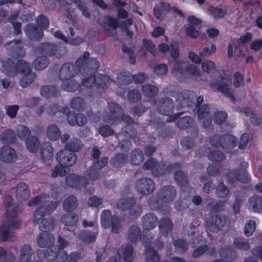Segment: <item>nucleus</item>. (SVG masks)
Instances as JSON below:
<instances>
[{
	"label": "nucleus",
	"instance_id": "1",
	"mask_svg": "<svg viewBox=\"0 0 262 262\" xmlns=\"http://www.w3.org/2000/svg\"><path fill=\"white\" fill-rule=\"evenodd\" d=\"M124 116L123 108L115 102H110L104 110L102 119L105 123L114 125L121 122Z\"/></svg>",
	"mask_w": 262,
	"mask_h": 262
},
{
	"label": "nucleus",
	"instance_id": "2",
	"mask_svg": "<svg viewBox=\"0 0 262 262\" xmlns=\"http://www.w3.org/2000/svg\"><path fill=\"white\" fill-rule=\"evenodd\" d=\"M89 56V52L85 51L76 62L79 72L84 76L95 73L99 67V62L95 58H90Z\"/></svg>",
	"mask_w": 262,
	"mask_h": 262
},
{
	"label": "nucleus",
	"instance_id": "3",
	"mask_svg": "<svg viewBox=\"0 0 262 262\" xmlns=\"http://www.w3.org/2000/svg\"><path fill=\"white\" fill-rule=\"evenodd\" d=\"M231 84V79L229 76L225 75L216 79L215 82L210 84V87L214 91H218L228 97L231 100L234 101L235 98L232 94V91L230 88Z\"/></svg>",
	"mask_w": 262,
	"mask_h": 262
},
{
	"label": "nucleus",
	"instance_id": "4",
	"mask_svg": "<svg viewBox=\"0 0 262 262\" xmlns=\"http://www.w3.org/2000/svg\"><path fill=\"white\" fill-rule=\"evenodd\" d=\"M117 208L121 210H127L130 216H137L142 212V208L137 204L136 200L132 197L119 199L116 204Z\"/></svg>",
	"mask_w": 262,
	"mask_h": 262
},
{
	"label": "nucleus",
	"instance_id": "5",
	"mask_svg": "<svg viewBox=\"0 0 262 262\" xmlns=\"http://www.w3.org/2000/svg\"><path fill=\"white\" fill-rule=\"evenodd\" d=\"M37 50L40 54H45L49 56L60 58L64 55L66 49L59 44L52 42H42L37 47Z\"/></svg>",
	"mask_w": 262,
	"mask_h": 262
},
{
	"label": "nucleus",
	"instance_id": "6",
	"mask_svg": "<svg viewBox=\"0 0 262 262\" xmlns=\"http://www.w3.org/2000/svg\"><path fill=\"white\" fill-rule=\"evenodd\" d=\"M20 226L19 221L9 220L3 224L0 227V238L3 241L14 242L17 237L14 232L11 230L17 229Z\"/></svg>",
	"mask_w": 262,
	"mask_h": 262
},
{
	"label": "nucleus",
	"instance_id": "7",
	"mask_svg": "<svg viewBox=\"0 0 262 262\" xmlns=\"http://www.w3.org/2000/svg\"><path fill=\"white\" fill-rule=\"evenodd\" d=\"M210 141L213 146H220L223 149L230 150L236 146L237 139L230 135H224L221 136L215 135L210 138Z\"/></svg>",
	"mask_w": 262,
	"mask_h": 262
},
{
	"label": "nucleus",
	"instance_id": "8",
	"mask_svg": "<svg viewBox=\"0 0 262 262\" xmlns=\"http://www.w3.org/2000/svg\"><path fill=\"white\" fill-rule=\"evenodd\" d=\"M229 223L228 217L225 215L217 214L214 216L206 219V228L209 231L216 233Z\"/></svg>",
	"mask_w": 262,
	"mask_h": 262
},
{
	"label": "nucleus",
	"instance_id": "9",
	"mask_svg": "<svg viewBox=\"0 0 262 262\" xmlns=\"http://www.w3.org/2000/svg\"><path fill=\"white\" fill-rule=\"evenodd\" d=\"M143 168L145 170H151V174L155 177H159L166 171L165 164L153 158H149L144 163Z\"/></svg>",
	"mask_w": 262,
	"mask_h": 262
},
{
	"label": "nucleus",
	"instance_id": "10",
	"mask_svg": "<svg viewBox=\"0 0 262 262\" xmlns=\"http://www.w3.org/2000/svg\"><path fill=\"white\" fill-rule=\"evenodd\" d=\"M210 109V106L208 104H203L201 106H198L195 107L193 110V113L198 115V119L205 128L209 127L212 123Z\"/></svg>",
	"mask_w": 262,
	"mask_h": 262
},
{
	"label": "nucleus",
	"instance_id": "11",
	"mask_svg": "<svg viewBox=\"0 0 262 262\" xmlns=\"http://www.w3.org/2000/svg\"><path fill=\"white\" fill-rule=\"evenodd\" d=\"M156 188L154 181L150 178L145 177L138 179L135 184L136 190L144 194H149Z\"/></svg>",
	"mask_w": 262,
	"mask_h": 262
},
{
	"label": "nucleus",
	"instance_id": "12",
	"mask_svg": "<svg viewBox=\"0 0 262 262\" xmlns=\"http://www.w3.org/2000/svg\"><path fill=\"white\" fill-rule=\"evenodd\" d=\"M248 166V163L242 162L241 163V169H234L228 172V176L230 180L234 182V181H240L243 183L248 182L249 178L247 172L246 170Z\"/></svg>",
	"mask_w": 262,
	"mask_h": 262
},
{
	"label": "nucleus",
	"instance_id": "13",
	"mask_svg": "<svg viewBox=\"0 0 262 262\" xmlns=\"http://www.w3.org/2000/svg\"><path fill=\"white\" fill-rule=\"evenodd\" d=\"M98 23L102 26L107 35L109 36H113L117 33V29L119 26L118 20L115 18L108 17L98 19Z\"/></svg>",
	"mask_w": 262,
	"mask_h": 262
},
{
	"label": "nucleus",
	"instance_id": "14",
	"mask_svg": "<svg viewBox=\"0 0 262 262\" xmlns=\"http://www.w3.org/2000/svg\"><path fill=\"white\" fill-rule=\"evenodd\" d=\"M22 40L18 39L5 44L8 54L14 58H22L25 55V51L22 47L18 46Z\"/></svg>",
	"mask_w": 262,
	"mask_h": 262
},
{
	"label": "nucleus",
	"instance_id": "15",
	"mask_svg": "<svg viewBox=\"0 0 262 262\" xmlns=\"http://www.w3.org/2000/svg\"><path fill=\"white\" fill-rule=\"evenodd\" d=\"M77 156L74 152L65 149L60 150L57 154V160L60 164L64 166H71L77 161Z\"/></svg>",
	"mask_w": 262,
	"mask_h": 262
},
{
	"label": "nucleus",
	"instance_id": "16",
	"mask_svg": "<svg viewBox=\"0 0 262 262\" xmlns=\"http://www.w3.org/2000/svg\"><path fill=\"white\" fill-rule=\"evenodd\" d=\"M24 32L26 36L33 41L41 40L44 35L41 28L32 23L27 24L25 27Z\"/></svg>",
	"mask_w": 262,
	"mask_h": 262
},
{
	"label": "nucleus",
	"instance_id": "17",
	"mask_svg": "<svg viewBox=\"0 0 262 262\" xmlns=\"http://www.w3.org/2000/svg\"><path fill=\"white\" fill-rule=\"evenodd\" d=\"M176 188L171 185H166L163 187L158 192V198L164 203L172 202L177 195Z\"/></svg>",
	"mask_w": 262,
	"mask_h": 262
},
{
	"label": "nucleus",
	"instance_id": "18",
	"mask_svg": "<svg viewBox=\"0 0 262 262\" xmlns=\"http://www.w3.org/2000/svg\"><path fill=\"white\" fill-rule=\"evenodd\" d=\"M174 107V101L168 97L161 98L157 102V111L161 115L164 116L169 115Z\"/></svg>",
	"mask_w": 262,
	"mask_h": 262
},
{
	"label": "nucleus",
	"instance_id": "19",
	"mask_svg": "<svg viewBox=\"0 0 262 262\" xmlns=\"http://www.w3.org/2000/svg\"><path fill=\"white\" fill-rule=\"evenodd\" d=\"M196 97L194 92L186 91L178 94L176 101L181 104L182 107H190L194 104Z\"/></svg>",
	"mask_w": 262,
	"mask_h": 262
},
{
	"label": "nucleus",
	"instance_id": "20",
	"mask_svg": "<svg viewBox=\"0 0 262 262\" xmlns=\"http://www.w3.org/2000/svg\"><path fill=\"white\" fill-rule=\"evenodd\" d=\"M17 159L15 150L11 147L6 145L0 148V160L6 163L15 162Z\"/></svg>",
	"mask_w": 262,
	"mask_h": 262
},
{
	"label": "nucleus",
	"instance_id": "21",
	"mask_svg": "<svg viewBox=\"0 0 262 262\" xmlns=\"http://www.w3.org/2000/svg\"><path fill=\"white\" fill-rule=\"evenodd\" d=\"M55 238L53 234L47 231H42L36 237L38 246L42 248H49L53 246Z\"/></svg>",
	"mask_w": 262,
	"mask_h": 262
},
{
	"label": "nucleus",
	"instance_id": "22",
	"mask_svg": "<svg viewBox=\"0 0 262 262\" xmlns=\"http://www.w3.org/2000/svg\"><path fill=\"white\" fill-rule=\"evenodd\" d=\"M3 65L2 71L6 75L10 77H14L18 73L17 64L10 58H7L2 60Z\"/></svg>",
	"mask_w": 262,
	"mask_h": 262
},
{
	"label": "nucleus",
	"instance_id": "23",
	"mask_svg": "<svg viewBox=\"0 0 262 262\" xmlns=\"http://www.w3.org/2000/svg\"><path fill=\"white\" fill-rule=\"evenodd\" d=\"M66 184L68 186L75 188L80 187L87 184V180L84 177H80L75 174H70L67 176Z\"/></svg>",
	"mask_w": 262,
	"mask_h": 262
},
{
	"label": "nucleus",
	"instance_id": "24",
	"mask_svg": "<svg viewBox=\"0 0 262 262\" xmlns=\"http://www.w3.org/2000/svg\"><path fill=\"white\" fill-rule=\"evenodd\" d=\"M58 250L57 246H52L46 250H37V255L40 259L46 258L49 261H54L57 259Z\"/></svg>",
	"mask_w": 262,
	"mask_h": 262
},
{
	"label": "nucleus",
	"instance_id": "25",
	"mask_svg": "<svg viewBox=\"0 0 262 262\" xmlns=\"http://www.w3.org/2000/svg\"><path fill=\"white\" fill-rule=\"evenodd\" d=\"M247 206L248 209L254 212H262V197L254 195L248 199Z\"/></svg>",
	"mask_w": 262,
	"mask_h": 262
},
{
	"label": "nucleus",
	"instance_id": "26",
	"mask_svg": "<svg viewBox=\"0 0 262 262\" xmlns=\"http://www.w3.org/2000/svg\"><path fill=\"white\" fill-rule=\"evenodd\" d=\"M158 221V219L157 216L152 213L145 214L141 219L142 225L145 230H150L154 228L156 226Z\"/></svg>",
	"mask_w": 262,
	"mask_h": 262
},
{
	"label": "nucleus",
	"instance_id": "27",
	"mask_svg": "<svg viewBox=\"0 0 262 262\" xmlns=\"http://www.w3.org/2000/svg\"><path fill=\"white\" fill-rule=\"evenodd\" d=\"M16 198L21 202L27 200L30 195L28 185L25 183H19L16 187Z\"/></svg>",
	"mask_w": 262,
	"mask_h": 262
},
{
	"label": "nucleus",
	"instance_id": "28",
	"mask_svg": "<svg viewBox=\"0 0 262 262\" xmlns=\"http://www.w3.org/2000/svg\"><path fill=\"white\" fill-rule=\"evenodd\" d=\"M170 10L171 6L169 3L160 2L154 7V15L157 19L162 20L166 14L169 12Z\"/></svg>",
	"mask_w": 262,
	"mask_h": 262
},
{
	"label": "nucleus",
	"instance_id": "29",
	"mask_svg": "<svg viewBox=\"0 0 262 262\" xmlns=\"http://www.w3.org/2000/svg\"><path fill=\"white\" fill-rule=\"evenodd\" d=\"M75 74L74 66L67 63L62 65L59 71V77L62 80H67L72 77Z\"/></svg>",
	"mask_w": 262,
	"mask_h": 262
},
{
	"label": "nucleus",
	"instance_id": "30",
	"mask_svg": "<svg viewBox=\"0 0 262 262\" xmlns=\"http://www.w3.org/2000/svg\"><path fill=\"white\" fill-rule=\"evenodd\" d=\"M33 255V250L31 245L25 244L20 249L19 260L20 262H32Z\"/></svg>",
	"mask_w": 262,
	"mask_h": 262
},
{
	"label": "nucleus",
	"instance_id": "31",
	"mask_svg": "<svg viewBox=\"0 0 262 262\" xmlns=\"http://www.w3.org/2000/svg\"><path fill=\"white\" fill-rule=\"evenodd\" d=\"M78 205L77 198L74 195H70L65 199L62 203V207L64 211L67 212L75 210Z\"/></svg>",
	"mask_w": 262,
	"mask_h": 262
},
{
	"label": "nucleus",
	"instance_id": "32",
	"mask_svg": "<svg viewBox=\"0 0 262 262\" xmlns=\"http://www.w3.org/2000/svg\"><path fill=\"white\" fill-rule=\"evenodd\" d=\"M40 154L45 162L50 161L53 156V148L50 142L42 143L40 147Z\"/></svg>",
	"mask_w": 262,
	"mask_h": 262
},
{
	"label": "nucleus",
	"instance_id": "33",
	"mask_svg": "<svg viewBox=\"0 0 262 262\" xmlns=\"http://www.w3.org/2000/svg\"><path fill=\"white\" fill-rule=\"evenodd\" d=\"M46 134L50 140L55 141L60 138V130L56 124L52 123L48 125L47 127Z\"/></svg>",
	"mask_w": 262,
	"mask_h": 262
},
{
	"label": "nucleus",
	"instance_id": "34",
	"mask_svg": "<svg viewBox=\"0 0 262 262\" xmlns=\"http://www.w3.org/2000/svg\"><path fill=\"white\" fill-rule=\"evenodd\" d=\"M127 235L128 239L133 243L138 242L141 238V229L136 225H133L127 230Z\"/></svg>",
	"mask_w": 262,
	"mask_h": 262
},
{
	"label": "nucleus",
	"instance_id": "35",
	"mask_svg": "<svg viewBox=\"0 0 262 262\" xmlns=\"http://www.w3.org/2000/svg\"><path fill=\"white\" fill-rule=\"evenodd\" d=\"M127 159L128 156L124 154H116L111 159L110 164L115 168H119L125 164Z\"/></svg>",
	"mask_w": 262,
	"mask_h": 262
},
{
	"label": "nucleus",
	"instance_id": "36",
	"mask_svg": "<svg viewBox=\"0 0 262 262\" xmlns=\"http://www.w3.org/2000/svg\"><path fill=\"white\" fill-rule=\"evenodd\" d=\"M144 155L141 149L139 148L133 149L130 155V160L132 164L140 165L144 160Z\"/></svg>",
	"mask_w": 262,
	"mask_h": 262
},
{
	"label": "nucleus",
	"instance_id": "37",
	"mask_svg": "<svg viewBox=\"0 0 262 262\" xmlns=\"http://www.w3.org/2000/svg\"><path fill=\"white\" fill-rule=\"evenodd\" d=\"M184 66L183 62L178 61H176L173 66L172 73L179 80H182L185 78Z\"/></svg>",
	"mask_w": 262,
	"mask_h": 262
},
{
	"label": "nucleus",
	"instance_id": "38",
	"mask_svg": "<svg viewBox=\"0 0 262 262\" xmlns=\"http://www.w3.org/2000/svg\"><path fill=\"white\" fill-rule=\"evenodd\" d=\"M97 233V231L83 230L79 233L78 236L81 241L87 243H91L95 241Z\"/></svg>",
	"mask_w": 262,
	"mask_h": 262
},
{
	"label": "nucleus",
	"instance_id": "39",
	"mask_svg": "<svg viewBox=\"0 0 262 262\" xmlns=\"http://www.w3.org/2000/svg\"><path fill=\"white\" fill-rule=\"evenodd\" d=\"M141 92L145 97L153 98L158 94L159 89L155 85L147 84L142 86Z\"/></svg>",
	"mask_w": 262,
	"mask_h": 262
},
{
	"label": "nucleus",
	"instance_id": "40",
	"mask_svg": "<svg viewBox=\"0 0 262 262\" xmlns=\"http://www.w3.org/2000/svg\"><path fill=\"white\" fill-rule=\"evenodd\" d=\"M72 108L77 111H83L86 107V102L81 97H77L72 98L70 102Z\"/></svg>",
	"mask_w": 262,
	"mask_h": 262
},
{
	"label": "nucleus",
	"instance_id": "41",
	"mask_svg": "<svg viewBox=\"0 0 262 262\" xmlns=\"http://www.w3.org/2000/svg\"><path fill=\"white\" fill-rule=\"evenodd\" d=\"M49 63V60L47 56H40L34 60L32 64L35 70H42L47 67Z\"/></svg>",
	"mask_w": 262,
	"mask_h": 262
},
{
	"label": "nucleus",
	"instance_id": "42",
	"mask_svg": "<svg viewBox=\"0 0 262 262\" xmlns=\"http://www.w3.org/2000/svg\"><path fill=\"white\" fill-rule=\"evenodd\" d=\"M233 245L235 248L242 251H248L250 248L248 241L243 237L234 238Z\"/></svg>",
	"mask_w": 262,
	"mask_h": 262
},
{
	"label": "nucleus",
	"instance_id": "43",
	"mask_svg": "<svg viewBox=\"0 0 262 262\" xmlns=\"http://www.w3.org/2000/svg\"><path fill=\"white\" fill-rule=\"evenodd\" d=\"M173 223L171 219L167 217H163L161 219L159 222V229L164 234L168 233L172 230Z\"/></svg>",
	"mask_w": 262,
	"mask_h": 262
},
{
	"label": "nucleus",
	"instance_id": "44",
	"mask_svg": "<svg viewBox=\"0 0 262 262\" xmlns=\"http://www.w3.org/2000/svg\"><path fill=\"white\" fill-rule=\"evenodd\" d=\"M83 146V144L78 138H73L70 140L64 145L65 149L70 151H78Z\"/></svg>",
	"mask_w": 262,
	"mask_h": 262
},
{
	"label": "nucleus",
	"instance_id": "45",
	"mask_svg": "<svg viewBox=\"0 0 262 262\" xmlns=\"http://www.w3.org/2000/svg\"><path fill=\"white\" fill-rule=\"evenodd\" d=\"M176 251L180 254H184L188 249L189 243L184 238H178L173 241Z\"/></svg>",
	"mask_w": 262,
	"mask_h": 262
},
{
	"label": "nucleus",
	"instance_id": "46",
	"mask_svg": "<svg viewBox=\"0 0 262 262\" xmlns=\"http://www.w3.org/2000/svg\"><path fill=\"white\" fill-rule=\"evenodd\" d=\"M0 140L6 144H11L15 140V134L13 129H8L5 130L0 136Z\"/></svg>",
	"mask_w": 262,
	"mask_h": 262
},
{
	"label": "nucleus",
	"instance_id": "47",
	"mask_svg": "<svg viewBox=\"0 0 262 262\" xmlns=\"http://www.w3.org/2000/svg\"><path fill=\"white\" fill-rule=\"evenodd\" d=\"M27 149L31 152H36L38 150L39 145L38 139L34 136H30L26 141Z\"/></svg>",
	"mask_w": 262,
	"mask_h": 262
},
{
	"label": "nucleus",
	"instance_id": "48",
	"mask_svg": "<svg viewBox=\"0 0 262 262\" xmlns=\"http://www.w3.org/2000/svg\"><path fill=\"white\" fill-rule=\"evenodd\" d=\"M40 94L46 98H50L58 94L57 89L53 85H45L40 89Z\"/></svg>",
	"mask_w": 262,
	"mask_h": 262
},
{
	"label": "nucleus",
	"instance_id": "49",
	"mask_svg": "<svg viewBox=\"0 0 262 262\" xmlns=\"http://www.w3.org/2000/svg\"><path fill=\"white\" fill-rule=\"evenodd\" d=\"M78 220V215L74 213L63 214L61 217V221L66 226H74Z\"/></svg>",
	"mask_w": 262,
	"mask_h": 262
},
{
	"label": "nucleus",
	"instance_id": "50",
	"mask_svg": "<svg viewBox=\"0 0 262 262\" xmlns=\"http://www.w3.org/2000/svg\"><path fill=\"white\" fill-rule=\"evenodd\" d=\"M114 216L112 215V213L109 210H105L102 212L101 215V224L104 228H108L111 226L112 219Z\"/></svg>",
	"mask_w": 262,
	"mask_h": 262
},
{
	"label": "nucleus",
	"instance_id": "51",
	"mask_svg": "<svg viewBox=\"0 0 262 262\" xmlns=\"http://www.w3.org/2000/svg\"><path fill=\"white\" fill-rule=\"evenodd\" d=\"M36 78L35 73H31L23 75L19 81V84L22 88H26L33 82Z\"/></svg>",
	"mask_w": 262,
	"mask_h": 262
},
{
	"label": "nucleus",
	"instance_id": "52",
	"mask_svg": "<svg viewBox=\"0 0 262 262\" xmlns=\"http://www.w3.org/2000/svg\"><path fill=\"white\" fill-rule=\"evenodd\" d=\"M17 136L21 139L26 140L31 135V130L24 125H19L16 128Z\"/></svg>",
	"mask_w": 262,
	"mask_h": 262
},
{
	"label": "nucleus",
	"instance_id": "53",
	"mask_svg": "<svg viewBox=\"0 0 262 262\" xmlns=\"http://www.w3.org/2000/svg\"><path fill=\"white\" fill-rule=\"evenodd\" d=\"M208 10L210 14L215 19H221L224 17L226 14V11L218 7L210 6Z\"/></svg>",
	"mask_w": 262,
	"mask_h": 262
},
{
	"label": "nucleus",
	"instance_id": "54",
	"mask_svg": "<svg viewBox=\"0 0 262 262\" xmlns=\"http://www.w3.org/2000/svg\"><path fill=\"white\" fill-rule=\"evenodd\" d=\"M61 89L67 92H74L78 89L79 84L75 80L66 81L62 83Z\"/></svg>",
	"mask_w": 262,
	"mask_h": 262
},
{
	"label": "nucleus",
	"instance_id": "55",
	"mask_svg": "<svg viewBox=\"0 0 262 262\" xmlns=\"http://www.w3.org/2000/svg\"><path fill=\"white\" fill-rule=\"evenodd\" d=\"M234 253L228 248H224L220 251L221 258L226 260L227 262H232L234 259Z\"/></svg>",
	"mask_w": 262,
	"mask_h": 262
},
{
	"label": "nucleus",
	"instance_id": "56",
	"mask_svg": "<svg viewBox=\"0 0 262 262\" xmlns=\"http://www.w3.org/2000/svg\"><path fill=\"white\" fill-rule=\"evenodd\" d=\"M193 122V119L190 117L187 116L179 119L177 121V125L179 128L183 129L191 126Z\"/></svg>",
	"mask_w": 262,
	"mask_h": 262
},
{
	"label": "nucleus",
	"instance_id": "57",
	"mask_svg": "<svg viewBox=\"0 0 262 262\" xmlns=\"http://www.w3.org/2000/svg\"><path fill=\"white\" fill-rule=\"evenodd\" d=\"M95 84L97 88L104 89L110 84V80L109 78L105 75H99L95 77Z\"/></svg>",
	"mask_w": 262,
	"mask_h": 262
},
{
	"label": "nucleus",
	"instance_id": "58",
	"mask_svg": "<svg viewBox=\"0 0 262 262\" xmlns=\"http://www.w3.org/2000/svg\"><path fill=\"white\" fill-rule=\"evenodd\" d=\"M229 191L223 182H220L216 187L215 194L218 198H226Z\"/></svg>",
	"mask_w": 262,
	"mask_h": 262
},
{
	"label": "nucleus",
	"instance_id": "59",
	"mask_svg": "<svg viewBox=\"0 0 262 262\" xmlns=\"http://www.w3.org/2000/svg\"><path fill=\"white\" fill-rule=\"evenodd\" d=\"M18 72L24 75L26 74L33 73L30 65L25 60H19L17 63Z\"/></svg>",
	"mask_w": 262,
	"mask_h": 262
},
{
	"label": "nucleus",
	"instance_id": "60",
	"mask_svg": "<svg viewBox=\"0 0 262 262\" xmlns=\"http://www.w3.org/2000/svg\"><path fill=\"white\" fill-rule=\"evenodd\" d=\"M117 80L119 83L127 84L133 81V75L128 72H121L117 76Z\"/></svg>",
	"mask_w": 262,
	"mask_h": 262
},
{
	"label": "nucleus",
	"instance_id": "61",
	"mask_svg": "<svg viewBox=\"0 0 262 262\" xmlns=\"http://www.w3.org/2000/svg\"><path fill=\"white\" fill-rule=\"evenodd\" d=\"M208 157L210 160L217 162H221L225 158L224 154L217 150L210 151Z\"/></svg>",
	"mask_w": 262,
	"mask_h": 262
},
{
	"label": "nucleus",
	"instance_id": "62",
	"mask_svg": "<svg viewBox=\"0 0 262 262\" xmlns=\"http://www.w3.org/2000/svg\"><path fill=\"white\" fill-rule=\"evenodd\" d=\"M110 227L112 228L113 233H119L122 229L121 219L117 216L114 215V217L112 219Z\"/></svg>",
	"mask_w": 262,
	"mask_h": 262
},
{
	"label": "nucleus",
	"instance_id": "63",
	"mask_svg": "<svg viewBox=\"0 0 262 262\" xmlns=\"http://www.w3.org/2000/svg\"><path fill=\"white\" fill-rule=\"evenodd\" d=\"M40 229L45 230H53L55 227L54 221L51 218H44L41 221Z\"/></svg>",
	"mask_w": 262,
	"mask_h": 262
},
{
	"label": "nucleus",
	"instance_id": "64",
	"mask_svg": "<svg viewBox=\"0 0 262 262\" xmlns=\"http://www.w3.org/2000/svg\"><path fill=\"white\" fill-rule=\"evenodd\" d=\"M76 5L77 8L81 11L82 15L86 18L90 16L91 13L89 8L86 4L80 0H72Z\"/></svg>",
	"mask_w": 262,
	"mask_h": 262
}]
</instances>
